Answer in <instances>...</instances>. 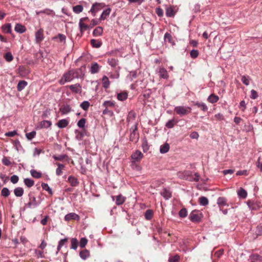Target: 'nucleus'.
<instances>
[{
	"mask_svg": "<svg viewBox=\"0 0 262 262\" xmlns=\"http://www.w3.org/2000/svg\"><path fill=\"white\" fill-rule=\"evenodd\" d=\"M56 164L58 167L56 170V174L57 176H60L62 173V169L64 167V165L59 163H56Z\"/></svg>",
	"mask_w": 262,
	"mask_h": 262,
	"instance_id": "nucleus-48",
	"label": "nucleus"
},
{
	"mask_svg": "<svg viewBox=\"0 0 262 262\" xmlns=\"http://www.w3.org/2000/svg\"><path fill=\"white\" fill-rule=\"evenodd\" d=\"M90 102L88 101H84L80 104V106L84 111H87L90 106Z\"/></svg>",
	"mask_w": 262,
	"mask_h": 262,
	"instance_id": "nucleus-56",
	"label": "nucleus"
},
{
	"mask_svg": "<svg viewBox=\"0 0 262 262\" xmlns=\"http://www.w3.org/2000/svg\"><path fill=\"white\" fill-rule=\"evenodd\" d=\"M103 86L105 89H107L110 86V80L106 76H104L102 79Z\"/></svg>",
	"mask_w": 262,
	"mask_h": 262,
	"instance_id": "nucleus-38",
	"label": "nucleus"
},
{
	"mask_svg": "<svg viewBox=\"0 0 262 262\" xmlns=\"http://www.w3.org/2000/svg\"><path fill=\"white\" fill-rule=\"evenodd\" d=\"M255 234L256 237L262 235V226L258 225L256 228Z\"/></svg>",
	"mask_w": 262,
	"mask_h": 262,
	"instance_id": "nucleus-64",
	"label": "nucleus"
},
{
	"mask_svg": "<svg viewBox=\"0 0 262 262\" xmlns=\"http://www.w3.org/2000/svg\"><path fill=\"white\" fill-rule=\"evenodd\" d=\"M199 54V51L195 49H193L190 52V56L193 59H195L198 57Z\"/></svg>",
	"mask_w": 262,
	"mask_h": 262,
	"instance_id": "nucleus-60",
	"label": "nucleus"
},
{
	"mask_svg": "<svg viewBox=\"0 0 262 262\" xmlns=\"http://www.w3.org/2000/svg\"><path fill=\"white\" fill-rule=\"evenodd\" d=\"M217 204L219 206H226L227 204V199L222 196H220L217 199Z\"/></svg>",
	"mask_w": 262,
	"mask_h": 262,
	"instance_id": "nucleus-36",
	"label": "nucleus"
},
{
	"mask_svg": "<svg viewBox=\"0 0 262 262\" xmlns=\"http://www.w3.org/2000/svg\"><path fill=\"white\" fill-rule=\"evenodd\" d=\"M247 204L251 210H256L259 208V206L258 204L253 201L248 200L247 202Z\"/></svg>",
	"mask_w": 262,
	"mask_h": 262,
	"instance_id": "nucleus-22",
	"label": "nucleus"
},
{
	"mask_svg": "<svg viewBox=\"0 0 262 262\" xmlns=\"http://www.w3.org/2000/svg\"><path fill=\"white\" fill-rule=\"evenodd\" d=\"M54 40L59 39L58 41L60 42L66 41V36L62 34H58L57 36H55L53 38Z\"/></svg>",
	"mask_w": 262,
	"mask_h": 262,
	"instance_id": "nucleus-44",
	"label": "nucleus"
},
{
	"mask_svg": "<svg viewBox=\"0 0 262 262\" xmlns=\"http://www.w3.org/2000/svg\"><path fill=\"white\" fill-rule=\"evenodd\" d=\"M25 185L28 188H30L34 184V182L33 180L30 178H25L24 180Z\"/></svg>",
	"mask_w": 262,
	"mask_h": 262,
	"instance_id": "nucleus-34",
	"label": "nucleus"
},
{
	"mask_svg": "<svg viewBox=\"0 0 262 262\" xmlns=\"http://www.w3.org/2000/svg\"><path fill=\"white\" fill-rule=\"evenodd\" d=\"M178 122L175 121L174 119H171L168 120L165 126L168 128H172L174 127L175 123H177Z\"/></svg>",
	"mask_w": 262,
	"mask_h": 262,
	"instance_id": "nucleus-46",
	"label": "nucleus"
},
{
	"mask_svg": "<svg viewBox=\"0 0 262 262\" xmlns=\"http://www.w3.org/2000/svg\"><path fill=\"white\" fill-rule=\"evenodd\" d=\"M68 181L71 184V185L74 187L77 186L79 184L77 179L72 176H70L68 177Z\"/></svg>",
	"mask_w": 262,
	"mask_h": 262,
	"instance_id": "nucleus-33",
	"label": "nucleus"
},
{
	"mask_svg": "<svg viewBox=\"0 0 262 262\" xmlns=\"http://www.w3.org/2000/svg\"><path fill=\"white\" fill-rule=\"evenodd\" d=\"M250 258L253 260L262 261V256L258 254H253L250 256Z\"/></svg>",
	"mask_w": 262,
	"mask_h": 262,
	"instance_id": "nucleus-55",
	"label": "nucleus"
},
{
	"mask_svg": "<svg viewBox=\"0 0 262 262\" xmlns=\"http://www.w3.org/2000/svg\"><path fill=\"white\" fill-rule=\"evenodd\" d=\"M5 60L8 62H10L13 59V57L11 52H7L4 56Z\"/></svg>",
	"mask_w": 262,
	"mask_h": 262,
	"instance_id": "nucleus-59",
	"label": "nucleus"
},
{
	"mask_svg": "<svg viewBox=\"0 0 262 262\" xmlns=\"http://www.w3.org/2000/svg\"><path fill=\"white\" fill-rule=\"evenodd\" d=\"M41 187L43 189H44L46 191H47L50 194L52 195L53 194L52 189L50 187V186L47 183H42Z\"/></svg>",
	"mask_w": 262,
	"mask_h": 262,
	"instance_id": "nucleus-53",
	"label": "nucleus"
},
{
	"mask_svg": "<svg viewBox=\"0 0 262 262\" xmlns=\"http://www.w3.org/2000/svg\"><path fill=\"white\" fill-rule=\"evenodd\" d=\"M137 77V71H132L129 72V74L128 75V77L130 79V80H133V79L136 78Z\"/></svg>",
	"mask_w": 262,
	"mask_h": 262,
	"instance_id": "nucleus-63",
	"label": "nucleus"
},
{
	"mask_svg": "<svg viewBox=\"0 0 262 262\" xmlns=\"http://www.w3.org/2000/svg\"><path fill=\"white\" fill-rule=\"evenodd\" d=\"M13 192L16 196L20 197L23 195L24 190L22 187H18L14 189Z\"/></svg>",
	"mask_w": 262,
	"mask_h": 262,
	"instance_id": "nucleus-27",
	"label": "nucleus"
},
{
	"mask_svg": "<svg viewBox=\"0 0 262 262\" xmlns=\"http://www.w3.org/2000/svg\"><path fill=\"white\" fill-rule=\"evenodd\" d=\"M199 203L201 205L205 206L208 204V200L205 196H201L199 199Z\"/></svg>",
	"mask_w": 262,
	"mask_h": 262,
	"instance_id": "nucleus-40",
	"label": "nucleus"
},
{
	"mask_svg": "<svg viewBox=\"0 0 262 262\" xmlns=\"http://www.w3.org/2000/svg\"><path fill=\"white\" fill-rule=\"evenodd\" d=\"M130 134L129 139L132 142H137L139 138V133L137 132V125H135L134 128L133 127L130 128Z\"/></svg>",
	"mask_w": 262,
	"mask_h": 262,
	"instance_id": "nucleus-7",
	"label": "nucleus"
},
{
	"mask_svg": "<svg viewBox=\"0 0 262 262\" xmlns=\"http://www.w3.org/2000/svg\"><path fill=\"white\" fill-rule=\"evenodd\" d=\"M29 201L27 203L25 204L24 209L29 208L34 209L36 208L41 204L40 200H37L36 197L34 195V193L30 192L28 194Z\"/></svg>",
	"mask_w": 262,
	"mask_h": 262,
	"instance_id": "nucleus-2",
	"label": "nucleus"
},
{
	"mask_svg": "<svg viewBox=\"0 0 262 262\" xmlns=\"http://www.w3.org/2000/svg\"><path fill=\"white\" fill-rule=\"evenodd\" d=\"M219 100V96L214 94H212L210 95H209L207 98V100L211 103H215L217 102Z\"/></svg>",
	"mask_w": 262,
	"mask_h": 262,
	"instance_id": "nucleus-29",
	"label": "nucleus"
},
{
	"mask_svg": "<svg viewBox=\"0 0 262 262\" xmlns=\"http://www.w3.org/2000/svg\"><path fill=\"white\" fill-rule=\"evenodd\" d=\"M10 191L7 187H4L1 191V195L4 197H8L10 195Z\"/></svg>",
	"mask_w": 262,
	"mask_h": 262,
	"instance_id": "nucleus-58",
	"label": "nucleus"
},
{
	"mask_svg": "<svg viewBox=\"0 0 262 262\" xmlns=\"http://www.w3.org/2000/svg\"><path fill=\"white\" fill-rule=\"evenodd\" d=\"M103 32L102 28L101 27H98L96 28L93 32V34L94 36H98L102 34Z\"/></svg>",
	"mask_w": 262,
	"mask_h": 262,
	"instance_id": "nucleus-41",
	"label": "nucleus"
},
{
	"mask_svg": "<svg viewBox=\"0 0 262 262\" xmlns=\"http://www.w3.org/2000/svg\"><path fill=\"white\" fill-rule=\"evenodd\" d=\"M192 176V172L190 170H184V171H179L178 173V176L179 178L184 180H188L189 177Z\"/></svg>",
	"mask_w": 262,
	"mask_h": 262,
	"instance_id": "nucleus-13",
	"label": "nucleus"
},
{
	"mask_svg": "<svg viewBox=\"0 0 262 262\" xmlns=\"http://www.w3.org/2000/svg\"><path fill=\"white\" fill-rule=\"evenodd\" d=\"M131 157L133 162H139L143 157V155L140 151L137 150L132 155Z\"/></svg>",
	"mask_w": 262,
	"mask_h": 262,
	"instance_id": "nucleus-12",
	"label": "nucleus"
},
{
	"mask_svg": "<svg viewBox=\"0 0 262 262\" xmlns=\"http://www.w3.org/2000/svg\"><path fill=\"white\" fill-rule=\"evenodd\" d=\"M194 105L196 106L198 108H200L203 112H206L208 110L207 106L203 102H193Z\"/></svg>",
	"mask_w": 262,
	"mask_h": 262,
	"instance_id": "nucleus-26",
	"label": "nucleus"
},
{
	"mask_svg": "<svg viewBox=\"0 0 262 262\" xmlns=\"http://www.w3.org/2000/svg\"><path fill=\"white\" fill-rule=\"evenodd\" d=\"M52 125V122L48 120H43L40 122V127L41 128H48Z\"/></svg>",
	"mask_w": 262,
	"mask_h": 262,
	"instance_id": "nucleus-31",
	"label": "nucleus"
},
{
	"mask_svg": "<svg viewBox=\"0 0 262 262\" xmlns=\"http://www.w3.org/2000/svg\"><path fill=\"white\" fill-rule=\"evenodd\" d=\"M43 30L42 29H39L35 34V42L37 43H39L44 39Z\"/></svg>",
	"mask_w": 262,
	"mask_h": 262,
	"instance_id": "nucleus-11",
	"label": "nucleus"
},
{
	"mask_svg": "<svg viewBox=\"0 0 262 262\" xmlns=\"http://www.w3.org/2000/svg\"><path fill=\"white\" fill-rule=\"evenodd\" d=\"M88 243V239L85 237H82L80 239L79 246L81 248H83L85 247Z\"/></svg>",
	"mask_w": 262,
	"mask_h": 262,
	"instance_id": "nucleus-62",
	"label": "nucleus"
},
{
	"mask_svg": "<svg viewBox=\"0 0 262 262\" xmlns=\"http://www.w3.org/2000/svg\"><path fill=\"white\" fill-rule=\"evenodd\" d=\"M72 107L69 104H64L59 108V111L62 115H66L72 112Z\"/></svg>",
	"mask_w": 262,
	"mask_h": 262,
	"instance_id": "nucleus-14",
	"label": "nucleus"
},
{
	"mask_svg": "<svg viewBox=\"0 0 262 262\" xmlns=\"http://www.w3.org/2000/svg\"><path fill=\"white\" fill-rule=\"evenodd\" d=\"M179 215L180 217L184 218L187 216V210L185 208H182L179 212Z\"/></svg>",
	"mask_w": 262,
	"mask_h": 262,
	"instance_id": "nucleus-52",
	"label": "nucleus"
},
{
	"mask_svg": "<svg viewBox=\"0 0 262 262\" xmlns=\"http://www.w3.org/2000/svg\"><path fill=\"white\" fill-rule=\"evenodd\" d=\"M159 73V76L161 78L167 79L168 77L167 71L164 68H160Z\"/></svg>",
	"mask_w": 262,
	"mask_h": 262,
	"instance_id": "nucleus-30",
	"label": "nucleus"
},
{
	"mask_svg": "<svg viewBox=\"0 0 262 262\" xmlns=\"http://www.w3.org/2000/svg\"><path fill=\"white\" fill-rule=\"evenodd\" d=\"M83 6L81 5H78L73 7L74 12L76 14H79L83 10Z\"/></svg>",
	"mask_w": 262,
	"mask_h": 262,
	"instance_id": "nucleus-49",
	"label": "nucleus"
},
{
	"mask_svg": "<svg viewBox=\"0 0 262 262\" xmlns=\"http://www.w3.org/2000/svg\"><path fill=\"white\" fill-rule=\"evenodd\" d=\"M152 94V91L150 89H148L145 90L142 94L140 95L138 99H141V101H143V105H145L146 104V101L145 99H148L151 96V94Z\"/></svg>",
	"mask_w": 262,
	"mask_h": 262,
	"instance_id": "nucleus-6",
	"label": "nucleus"
},
{
	"mask_svg": "<svg viewBox=\"0 0 262 262\" xmlns=\"http://www.w3.org/2000/svg\"><path fill=\"white\" fill-rule=\"evenodd\" d=\"M36 13L37 15H39L40 14H46L48 15H50L54 13V12L53 10L49 9H45L41 11H36Z\"/></svg>",
	"mask_w": 262,
	"mask_h": 262,
	"instance_id": "nucleus-35",
	"label": "nucleus"
},
{
	"mask_svg": "<svg viewBox=\"0 0 262 262\" xmlns=\"http://www.w3.org/2000/svg\"><path fill=\"white\" fill-rule=\"evenodd\" d=\"M76 139L78 141L83 140V137L85 135V132H81L78 130H75Z\"/></svg>",
	"mask_w": 262,
	"mask_h": 262,
	"instance_id": "nucleus-32",
	"label": "nucleus"
},
{
	"mask_svg": "<svg viewBox=\"0 0 262 262\" xmlns=\"http://www.w3.org/2000/svg\"><path fill=\"white\" fill-rule=\"evenodd\" d=\"M237 194L239 197H241L242 199H245L246 198L247 196V192L243 188L241 187L238 190L237 192Z\"/></svg>",
	"mask_w": 262,
	"mask_h": 262,
	"instance_id": "nucleus-39",
	"label": "nucleus"
},
{
	"mask_svg": "<svg viewBox=\"0 0 262 262\" xmlns=\"http://www.w3.org/2000/svg\"><path fill=\"white\" fill-rule=\"evenodd\" d=\"M100 68L101 67L97 62H93L91 64L90 72L93 74H96L99 72Z\"/></svg>",
	"mask_w": 262,
	"mask_h": 262,
	"instance_id": "nucleus-15",
	"label": "nucleus"
},
{
	"mask_svg": "<svg viewBox=\"0 0 262 262\" xmlns=\"http://www.w3.org/2000/svg\"><path fill=\"white\" fill-rule=\"evenodd\" d=\"M64 220L66 221H69L71 220L78 221L79 220V216L76 213L72 212L64 216Z\"/></svg>",
	"mask_w": 262,
	"mask_h": 262,
	"instance_id": "nucleus-16",
	"label": "nucleus"
},
{
	"mask_svg": "<svg viewBox=\"0 0 262 262\" xmlns=\"http://www.w3.org/2000/svg\"><path fill=\"white\" fill-rule=\"evenodd\" d=\"M28 83L25 80L19 81L17 85V90L18 91L20 92L25 89Z\"/></svg>",
	"mask_w": 262,
	"mask_h": 262,
	"instance_id": "nucleus-25",
	"label": "nucleus"
},
{
	"mask_svg": "<svg viewBox=\"0 0 262 262\" xmlns=\"http://www.w3.org/2000/svg\"><path fill=\"white\" fill-rule=\"evenodd\" d=\"M91 44L93 47L98 48L100 47L102 43L101 41H98L96 39H92L91 40Z\"/></svg>",
	"mask_w": 262,
	"mask_h": 262,
	"instance_id": "nucleus-51",
	"label": "nucleus"
},
{
	"mask_svg": "<svg viewBox=\"0 0 262 262\" xmlns=\"http://www.w3.org/2000/svg\"><path fill=\"white\" fill-rule=\"evenodd\" d=\"M36 133L35 131L33 130L30 133L26 134V137L29 141L32 140L36 136Z\"/></svg>",
	"mask_w": 262,
	"mask_h": 262,
	"instance_id": "nucleus-54",
	"label": "nucleus"
},
{
	"mask_svg": "<svg viewBox=\"0 0 262 262\" xmlns=\"http://www.w3.org/2000/svg\"><path fill=\"white\" fill-rule=\"evenodd\" d=\"M176 12L173 8L170 6L166 9V15L168 17H173L175 15Z\"/></svg>",
	"mask_w": 262,
	"mask_h": 262,
	"instance_id": "nucleus-24",
	"label": "nucleus"
},
{
	"mask_svg": "<svg viewBox=\"0 0 262 262\" xmlns=\"http://www.w3.org/2000/svg\"><path fill=\"white\" fill-rule=\"evenodd\" d=\"M110 11H111L110 8H107V9L103 10V11L102 12V13L100 17V19H101V20L105 19L106 18V17L110 14Z\"/></svg>",
	"mask_w": 262,
	"mask_h": 262,
	"instance_id": "nucleus-43",
	"label": "nucleus"
},
{
	"mask_svg": "<svg viewBox=\"0 0 262 262\" xmlns=\"http://www.w3.org/2000/svg\"><path fill=\"white\" fill-rule=\"evenodd\" d=\"M199 211L194 210L191 211L189 216V219L193 223H198L201 222L203 215L202 213H198Z\"/></svg>",
	"mask_w": 262,
	"mask_h": 262,
	"instance_id": "nucleus-4",
	"label": "nucleus"
},
{
	"mask_svg": "<svg viewBox=\"0 0 262 262\" xmlns=\"http://www.w3.org/2000/svg\"><path fill=\"white\" fill-rule=\"evenodd\" d=\"M191 111L190 107L184 106H178L174 107V111L180 116H185L190 113Z\"/></svg>",
	"mask_w": 262,
	"mask_h": 262,
	"instance_id": "nucleus-5",
	"label": "nucleus"
},
{
	"mask_svg": "<svg viewBox=\"0 0 262 262\" xmlns=\"http://www.w3.org/2000/svg\"><path fill=\"white\" fill-rule=\"evenodd\" d=\"M71 249L76 250L77 248L78 242L76 238H72L71 239Z\"/></svg>",
	"mask_w": 262,
	"mask_h": 262,
	"instance_id": "nucleus-50",
	"label": "nucleus"
},
{
	"mask_svg": "<svg viewBox=\"0 0 262 262\" xmlns=\"http://www.w3.org/2000/svg\"><path fill=\"white\" fill-rule=\"evenodd\" d=\"M164 40L165 41H168L172 46H174L176 44L174 41L172 39L171 35L168 32H166L164 34Z\"/></svg>",
	"mask_w": 262,
	"mask_h": 262,
	"instance_id": "nucleus-20",
	"label": "nucleus"
},
{
	"mask_svg": "<svg viewBox=\"0 0 262 262\" xmlns=\"http://www.w3.org/2000/svg\"><path fill=\"white\" fill-rule=\"evenodd\" d=\"M105 7V4L103 3H96L93 4L92 7L90 10V11L93 14V16H95V14L98 11L101 10L102 8Z\"/></svg>",
	"mask_w": 262,
	"mask_h": 262,
	"instance_id": "nucleus-8",
	"label": "nucleus"
},
{
	"mask_svg": "<svg viewBox=\"0 0 262 262\" xmlns=\"http://www.w3.org/2000/svg\"><path fill=\"white\" fill-rule=\"evenodd\" d=\"M103 106L105 107V109L103 111L102 114L110 117L113 116L114 112L112 108L115 107L114 102L109 100L105 101L104 102Z\"/></svg>",
	"mask_w": 262,
	"mask_h": 262,
	"instance_id": "nucleus-3",
	"label": "nucleus"
},
{
	"mask_svg": "<svg viewBox=\"0 0 262 262\" xmlns=\"http://www.w3.org/2000/svg\"><path fill=\"white\" fill-rule=\"evenodd\" d=\"M2 30L4 32L6 33H11V25L10 24H7L2 27Z\"/></svg>",
	"mask_w": 262,
	"mask_h": 262,
	"instance_id": "nucleus-37",
	"label": "nucleus"
},
{
	"mask_svg": "<svg viewBox=\"0 0 262 262\" xmlns=\"http://www.w3.org/2000/svg\"><path fill=\"white\" fill-rule=\"evenodd\" d=\"M30 173L31 176L36 179L40 178L41 177V173L38 171H37L35 169H31L30 170Z\"/></svg>",
	"mask_w": 262,
	"mask_h": 262,
	"instance_id": "nucleus-47",
	"label": "nucleus"
},
{
	"mask_svg": "<svg viewBox=\"0 0 262 262\" xmlns=\"http://www.w3.org/2000/svg\"><path fill=\"white\" fill-rule=\"evenodd\" d=\"M80 257L83 260H86L90 256V252L87 249H84L79 252Z\"/></svg>",
	"mask_w": 262,
	"mask_h": 262,
	"instance_id": "nucleus-19",
	"label": "nucleus"
},
{
	"mask_svg": "<svg viewBox=\"0 0 262 262\" xmlns=\"http://www.w3.org/2000/svg\"><path fill=\"white\" fill-rule=\"evenodd\" d=\"M117 99L120 101H123L128 97V92L127 91H121L118 90L116 92Z\"/></svg>",
	"mask_w": 262,
	"mask_h": 262,
	"instance_id": "nucleus-9",
	"label": "nucleus"
},
{
	"mask_svg": "<svg viewBox=\"0 0 262 262\" xmlns=\"http://www.w3.org/2000/svg\"><path fill=\"white\" fill-rule=\"evenodd\" d=\"M169 145L166 142L160 146V152L161 154H165L169 151Z\"/></svg>",
	"mask_w": 262,
	"mask_h": 262,
	"instance_id": "nucleus-28",
	"label": "nucleus"
},
{
	"mask_svg": "<svg viewBox=\"0 0 262 262\" xmlns=\"http://www.w3.org/2000/svg\"><path fill=\"white\" fill-rule=\"evenodd\" d=\"M142 148L143 149V151L144 152H146L149 149V145L148 144L147 140L145 137H144V139H143Z\"/></svg>",
	"mask_w": 262,
	"mask_h": 262,
	"instance_id": "nucleus-42",
	"label": "nucleus"
},
{
	"mask_svg": "<svg viewBox=\"0 0 262 262\" xmlns=\"http://www.w3.org/2000/svg\"><path fill=\"white\" fill-rule=\"evenodd\" d=\"M145 218L147 220H150L153 216V211L151 209L147 210L145 212Z\"/></svg>",
	"mask_w": 262,
	"mask_h": 262,
	"instance_id": "nucleus-45",
	"label": "nucleus"
},
{
	"mask_svg": "<svg viewBox=\"0 0 262 262\" xmlns=\"http://www.w3.org/2000/svg\"><path fill=\"white\" fill-rule=\"evenodd\" d=\"M69 88L73 93L80 94L82 92L81 86L79 83L70 85Z\"/></svg>",
	"mask_w": 262,
	"mask_h": 262,
	"instance_id": "nucleus-10",
	"label": "nucleus"
},
{
	"mask_svg": "<svg viewBox=\"0 0 262 262\" xmlns=\"http://www.w3.org/2000/svg\"><path fill=\"white\" fill-rule=\"evenodd\" d=\"M160 194L165 200H168L172 196L171 192L165 188L163 189Z\"/></svg>",
	"mask_w": 262,
	"mask_h": 262,
	"instance_id": "nucleus-18",
	"label": "nucleus"
},
{
	"mask_svg": "<svg viewBox=\"0 0 262 262\" xmlns=\"http://www.w3.org/2000/svg\"><path fill=\"white\" fill-rule=\"evenodd\" d=\"M10 158L4 156L2 160V163L5 165V166H10L11 165V162L9 160Z\"/></svg>",
	"mask_w": 262,
	"mask_h": 262,
	"instance_id": "nucleus-57",
	"label": "nucleus"
},
{
	"mask_svg": "<svg viewBox=\"0 0 262 262\" xmlns=\"http://www.w3.org/2000/svg\"><path fill=\"white\" fill-rule=\"evenodd\" d=\"M83 76L81 69H72L64 73L59 80L60 84H64L67 82H70L75 78H82Z\"/></svg>",
	"mask_w": 262,
	"mask_h": 262,
	"instance_id": "nucleus-1",
	"label": "nucleus"
},
{
	"mask_svg": "<svg viewBox=\"0 0 262 262\" xmlns=\"http://www.w3.org/2000/svg\"><path fill=\"white\" fill-rule=\"evenodd\" d=\"M14 30L15 32L20 34L25 32L26 30L25 27L19 24L15 25Z\"/></svg>",
	"mask_w": 262,
	"mask_h": 262,
	"instance_id": "nucleus-23",
	"label": "nucleus"
},
{
	"mask_svg": "<svg viewBox=\"0 0 262 262\" xmlns=\"http://www.w3.org/2000/svg\"><path fill=\"white\" fill-rule=\"evenodd\" d=\"M180 257L179 255L176 254L174 256H170L169 258V262H179L180 260Z\"/></svg>",
	"mask_w": 262,
	"mask_h": 262,
	"instance_id": "nucleus-61",
	"label": "nucleus"
},
{
	"mask_svg": "<svg viewBox=\"0 0 262 262\" xmlns=\"http://www.w3.org/2000/svg\"><path fill=\"white\" fill-rule=\"evenodd\" d=\"M68 120L66 119H62L60 120L58 122L57 125L59 128H63L67 127L68 125Z\"/></svg>",
	"mask_w": 262,
	"mask_h": 262,
	"instance_id": "nucleus-21",
	"label": "nucleus"
},
{
	"mask_svg": "<svg viewBox=\"0 0 262 262\" xmlns=\"http://www.w3.org/2000/svg\"><path fill=\"white\" fill-rule=\"evenodd\" d=\"M126 199V198L121 194L116 196V205H120L123 204L125 202Z\"/></svg>",
	"mask_w": 262,
	"mask_h": 262,
	"instance_id": "nucleus-17",
	"label": "nucleus"
}]
</instances>
